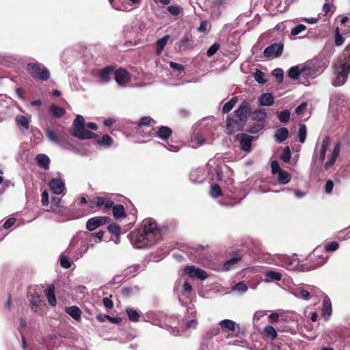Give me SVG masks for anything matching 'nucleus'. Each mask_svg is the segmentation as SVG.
<instances>
[{"label": "nucleus", "mask_w": 350, "mask_h": 350, "mask_svg": "<svg viewBox=\"0 0 350 350\" xmlns=\"http://www.w3.org/2000/svg\"><path fill=\"white\" fill-rule=\"evenodd\" d=\"M161 239V232L158 224L149 219L144 224L143 230L137 234H132L131 241L137 248L151 247Z\"/></svg>", "instance_id": "1"}, {"label": "nucleus", "mask_w": 350, "mask_h": 350, "mask_svg": "<svg viewBox=\"0 0 350 350\" xmlns=\"http://www.w3.org/2000/svg\"><path fill=\"white\" fill-rule=\"evenodd\" d=\"M249 111H234L227 116L226 124L227 133L232 134L243 130L249 119Z\"/></svg>", "instance_id": "2"}, {"label": "nucleus", "mask_w": 350, "mask_h": 350, "mask_svg": "<svg viewBox=\"0 0 350 350\" xmlns=\"http://www.w3.org/2000/svg\"><path fill=\"white\" fill-rule=\"evenodd\" d=\"M249 126L245 131L256 134L265 127L267 113L265 111H249Z\"/></svg>", "instance_id": "3"}, {"label": "nucleus", "mask_w": 350, "mask_h": 350, "mask_svg": "<svg viewBox=\"0 0 350 350\" xmlns=\"http://www.w3.org/2000/svg\"><path fill=\"white\" fill-rule=\"evenodd\" d=\"M27 70L34 79L47 81L51 77L49 70L38 62L29 63Z\"/></svg>", "instance_id": "4"}, {"label": "nucleus", "mask_w": 350, "mask_h": 350, "mask_svg": "<svg viewBox=\"0 0 350 350\" xmlns=\"http://www.w3.org/2000/svg\"><path fill=\"white\" fill-rule=\"evenodd\" d=\"M334 68L336 76L332 83L334 86L342 85L346 82L350 72V65L347 62H339Z\"/></svg>", "instance_id": "5"}, {"label": "nucleus", "mask_w": 350, "mask_h": 350, "mask_svg": "<svg viewBox=\"0 0 350 350\" xmlns=\"http://www.w3.org/2000/svg\"><path fill=\"white\" fill-rule=\"evenodd\" d=\"M306 260L308 262L305 265L306 267L305 270L310 271L324 265L326 262V258L319 254L318 249H315L309 254Z\"/></svg>", "instance_id": "6"}, {"label": "nucleus", "mask_w": 350, "mask_h": 350, "mask_svg": "<svg viewBox=\"0 0 350 350\" xmlns=\"http://www.w3.org/2000/svg\"><path fill=\"white\" fill-rule=\"evenodd\" d=\"M114 202L105 197L96 196L88 200V208L91 210H98L104 206L107 211L113 206Z\"/></svg>", "instance_id": "7"}, {"label": "nucleus", "mask_w": 350, "mask_h": 350, "mask_svg": "<svg viewBox=\"0 0 350 350\" xmlns=\"http://www.w3.org/2000/svg\"><path fill=\"white\" fill-rule=\"evenodd\" d=\"M111 218L107 216H98L89 219L86 222V228L89 231H93L97 228L109 223Z\"/></svg>", "instance_id": "8"}, {"label": "nucleus", "mask_w": 350, "mask_h": 350, "mask_svg": "<svg viewBox=\"0 0 350 350\" xmlns=\"http://www.w3.org/2000/svg\"><path fill=\"white\" fill-rule=\"evenodd\" d=\"M284 44L282 43H273L264 50V55L266 57L273 56L280 57L283 52Z\"/></svg>", "instance_id": "9"}, {"label": "nucleus", "mask_w": 350, "mask_h": 350, "mask_svg": "<svg viewBox=\"0 0 350 350\" xmlns=\"http://www.w3.org/2000/svg\"><path fill=\"white\" fill-rule=\"evenodd\" d=\"M237 140L240 142L241 149L245 152H250L252 149V142L254 139L252 136H250L246 133H239L236 136Z\"/></svg>", "instance_id": "10"}, {"label": "nucleus", "mask_w": 350, "mask_h": 350, "mask_svg": "<svg viewBox=\"0 0 350 350\" xmlns=\"http://www.w3.org/2000/svg\"><path fill=\"white\" fill-rule=\"evenodd\" d=\"M185 272L191 278H198L201 280H205L208 275L205 271L196 268L193 265H188L185 268Z\"/></svg>", "instance_id": "11"}, {"label": "nucleus", "mask_w": 350, "mask_h": 350, "mask_svg": "<svg viewBox=\"0 0 350 350\" xmlns=\"http://www.w3.org/2000/svg\"><path fill=\"white\" fill-rule=\"evenodd\" d=\"M114 77L116 81L120 85H124L131 80L129 72L122 68H120L117 70L115 69Z\"/></svg>", "instance_id": "12"}, {"label": "nucleus", "mask_w": 350, "mask_h": 350, "mask_svg": "<svg viewBox=\"0 0 350 350\" xmlns=\"http://www.w3.org/2000/svg\"><path fill=\"white\" fill-rule=\"evenodd\" d=\"M49 186L51 191L57 195L61 194L65 189L64 183L60 178H52Z\"/></svg>", "instance_id": "13"}, {"label": "nucleus", "mask_w": 350, "mask_h": 350, "mask_svg": "<svg viewBox=\"0 0 350 350\" xmlns=\"http://www.w3.org/2000/svg\"><path fill=\"white\" fill-rule=\"evenodd\" d=\"M115 66H107L100 70L98 77L102 81L108 82L111 80V76L114 75Z\"/></svg>", "instance_id": "14"}, {"label": "nucleus", "mask_w": 350, "mask_h": 350, "mask_svg": "<svg viewBox=\"0 0 350 350\" xmlns=\"http://www.w3.org/2000/svg\"><path fill=\"white\" fill-rule=\"evenodd\" d=\"M243 255L237 251L233 253V256L227 260L223 265V269L225 271H228L232 269L235 265L242 260Z\"/></svg>", "instance_id": "15"}, {"label": "nucleus", "mask_w": 350, "mask_h": 350, "mask_svg": "<svg viewBox=\"0 0 350 350\" xmlns=\"http://www.w3.org/2000/svg\"><path fill=\"white\" fill-rule=\"evenodd\" d=\"M73 135L80 139H92L97 136L96 134L91 131L85 129V128L80 130L77 129V131H74Z\"/></svg>", "instance_id": "16"}, {"label": "nucleus", "mask_w": 350, "mask_h": 350, "mask_svg": "<svg viewBox=\"0 0 350 350\" xmlns=\"http://www.w3.org/2000/svg\"><path fill=\"white\" fill-rule=\"evenodd\" d=\"M65 312L77 321H80L81 319L82 312L78 306H72L66 307Z\"/></svg>", "instance_id": "17"}, {"label": "nucleus", "mask_w": 350, "mask_h": 350, "mask_svg": "<svg viewBox=\"0 0 350 350\" xmlns=\"http://www.w3.org/2000/svg\"><path fill=\"white\" fill-rule=\"evenodd\" d=\"M45 295L48 300L49 304L51 306H55L57 304V300L55 295V286L50 284L47 289L44 291Z\"/></svg>", "instance_id": "18"}, {"label": "nucleus", "mask_w": 350, "mask_h": 350, "mask_svg": "<svg viewBox=\"0 0 350 350\" xmlns=\"http://www.w3.org/2000/svg\"><path fill=\"white\" fill-rule=\"evenodd\" d=\"M172 135V130L166 126H161L157 131V136L164 141H167Z\"/></svg>", "instance_id": "19"}, {"label": "nucleus", "mask_w": 350, "mask_h": 350, "mask_svg": "<svg viewBox=\"0 0 350 350\" xmlns=\"http://www.w3.org/2000/svg\"><path fill=\"white\" fill-rule=\"evenodd\" d=\"M29 118L22 115L17 116L16 117V124L22 131H25L29 129Z\"/></svg>", "instance_id": "20"}, {"label": "nucleus", "mask_w": 350, "mask_h": 350, "mask_svg": "<svg viewBox=\"0 0 350 350\" xmlns=\"http://www.w3.org/2000/svg\"><path fill=\"white\" fill-rule=\"evenodd\" d=\"M258 102L261 106H271L274 102V98L271 93H264L260 96Z\"/></svg>", "instance_id": "21"}, {"label": "nucleus", "mask_w": 350, "mask_h": 350, "mask_svg": "<svg viewBox=\"0 0 350 350\" xmlns=\"http://www.w3.org/2000/svg\"><path fill=\"white\" fill-rule=\"evenodd\" d=\"M36 161L38 165L44 170L49 168L50 159L44 154H39L36 157Z\"/></svg>", "instance_id": "22"}, {"label": "nucleus", "mask_w": 350, "mask_h": 350, "mask_svg": "<svg viewBox=\"0 0 350 350\" xmlns=\"http://www.w3.org/2000/svg\"><path fill=\"white\" fill-rule=\"evenodd\" d=\"M329 142H330V138L329 136H326L323 139L320 152H319V161L321 163H322L325 160L327 148L329 144Z\"/></svg>", "instance_id": "23"}, {"label": "nucleus", "mask_w": 350, "mask_h": 350, "mask_svg": "<svg viewBox=\"0 0 350 350\" xmlns=\"http://www.w3.org/2000/svg\"><path fill=\"white\" fill-rule=\"evenodd\" d=\"M112 212L113 216L115 219H118L120 218H124L126 216L125 213L124 207L122 204L113 205Z\"/></svg>", "instance_id": "24"}, {"label": "nucleus", "mask_w": 350, "mask_h": 350, "mask_svg": "<svg viewBox=\"0 0 350 350\" xmlns=\"http://www.w3.org/2000/svg\"><path fill=\"white\" fill-rule=\"evenodd\" d=\"M263 334L264 338L266 340H273L275 339L278 336V334L275 329L271 325H267L264 327Z\"/></svg>", "instance_id": "25"}, {"label": "nucleus", "mask_w": 350, "mask_h": 350, "mask_svg": "<svg viewBox=\"0 0 350 350\" xmlns=\"http://www.w3.org/2000/svg\"><path fill=\"white\" fill-rule=\"evenodd\" d=\"M289 135L288 131L285 127H281L276 130L275 137L278 142H283Z\"/></svg>", "instance_id": "26"}, {"label": "nucleus", "mask_w": 350, "mask_h": 350, "mask_svg": "<svg viewBox=\"0 0 350 350\" xmlns=\"http://www.w3.org/2000/svg\"><path fill=\"white\" fill-rule=\"evenodd\" d=\"M170 38V35H165L162 38L159 39L156 42V54L157 55H160L165 45L167 44V41Z\"/></svg>", "instance_id": "27"}, {"label": "nucleus", "mask_w": 350, "mask_h": 350, "mask_svg": "<svg viewBox=\"0 0 350 350\" xmlns=\"http://www.w3.org/2000/svg\"><path fill=\"white\" fill-rule=\"evenodd\" d=\"M322 314L323 316L327 317H329L332 314V303L327 296L323 299Z\"/></svg>", "instance_id": "28"}, {"label": "nucleus", "mask_w": 350, "mask_h": 350, "mask_svg": "<svg viewBox=\"0 0 350 350\" xmlns=\"http://www.w3.org/2000/svg\"><path fill=\"white\" fill-rule=\"evenodd\" d=\"M219 325L224 331H234L236 323L234 321L229 319H224L219 322Z\"/></svg>", "instance_id": "29"}, {"label": "nucleus", "mask_w": 350, "mask_h": 350, "mask_svg": "<svg viewBox=\"0 0 350 350\" xmlns=\"http://www.w3.org/2000/svg\"><path fill=\"white\" fill-rule=\"evenodd\" d=\"M265 276L266 282L280 281L282 278V275L279 272L271 270L265 272Z\"/></svg>", "instance_id": "30"}, {"label": "nucleus", "mask_w": 350, "mask_h": 350, "mask_svg": "<svg viewBox=\"0 0 350 350\" xmlns=\"http://www.w3.org/2000/svg\"><path fill=\"white\" fill-rule=\"evenodd\" d=\"M278 174V181L280 184L284 185L290 182L291 179V175L288 172L282 170Z\"/></svg>", "instance_id": "31"}, {"label": "nucleus", "mask_w": 350, "mask_h": 350, "mask_svg": "<svg viewBox=\"0 0 350 350\" xmlns=\"http://www.w3.org/2000/svg\"><path fill=\"white\" fill-rule=\"evenodd\" d=\"M126 313L131 321L138 322L139 320V313L135 309L128 308L126 309Z\"/></svg>", "instance_id": "32"}, {"label": "nucleus", "mask_w": 350, "mask_h": 350, "mask_svg": "<svg viewBox=\"0 0 350 350\" xmlns=\"http://www.w3.org/2000/svg\"><path fill=\"white\" fill-rule=\"evenodd\" d=\"M108 231L112 234L115 235L116 238L119 239L121 234V227L117 223H112L107 227Z\"/></svg>", "instance_id": "33"}, {"label": "nucleus", "mask_w": 350, "mask_h": 350, "mask_svg": "<svg viewBox=\"0 0 350 350\" xmlns=\"http://www.w3.org/2000/svg\"><path fill=\"white\" fill-rule=\"evenodd\" d=\"M73 126H75L74 131H77V129H83L85 127V120L83 116L78 115L74 120Z\"/></svg>", "instance_id": "34"}, {"label": "nucleus", "mask_w": 350, "mask_h": 350, "mask_svg": "<svg viewBox=\"0 0 350 350\" xmlns=\"http://www.w3.org/2000/svg\"><path fill=\"white\" fill-rule=\"evenodd\" d=\"M210 193L213 198H218L223 195L221 189L217 184H213L211 185Z\"/></svg>", "instance_id": "35"}, {"label": "nucleus", "mask_w": 350, "mask_h": 350, "mask_svg": "<svg viewBox=\"0 0 350 350\" xmlns=\"http://www.w3.org/2000/svg\"><path fill=\"white\" fill-rule=\"evenodd\" d=\"M46 135L47 138L53 142L57 143L59 142V135L53 130L47 129L46 131Z\"/></svg>", "instance_id": "36"}, {"label": "nucleus", "mask_w": 350, "mask_h": 350, "mask_svg": "<svg viewBox=\"0 0 350 350\" xmlns=\"http://www.w3.org/2000/svg\"><path fill=\"white\" fill-rule=\"evenodd\" d=\"M190 38L189 36H185L183 38H181V40L179 42V49L180 50H186L188 49H190Z\"/></svg>", "instance_id": "37"}, {"label": "nucleus", "mask_w": 350, "mask_h": 350, "mask_svg": "<svg viewBox=\"0 0 350 350\" xmlns=\"http://www.w3.org/2000/svg\"><path fill=\"white\" fill-rule=\"evenodd\" d=\"M290 111H280V112L278 111L277 117L281 122H288L291 115Z\"/></svg>", "instance_id": "38"}, {"label": "nucleus", "mask_w": 350, "mask_h": 350, "mask_svg": "<svg viewBox=\"0 0 350 350\" xmlns=\"http://www.w3.org/2000/svg\"><path fill=\"white\" fill-rule=\"evenodd\" d=\"M299 142L304 143L306 137V126L305 124H301L299 125L298 131Z\"/></svg>", "instance_id": "39"}, {"label": "nucleus", "mask_w": 350, "mask_h": 350, "mask_svg": "<svg viewBox=\"0 0 350 350\" xmlns=\"http://www.w3.org/2000/svg\"><path fill=\"white\" fill-rule=\"evenodd\" d=\"M300 74L301 71L299 70L298 66H293L289 69L288 76L289 78L295 80L299 78Z\"/></svg>", "instance_id": "40"}, {"label": "nucleus", "mask_w": 350, "mask_h": 350, "mask_svg": "<svg viewBox=\"0 0 350 350\" xmlns=\"http://www.w3.org/2000/svg\"><path fill=\"white\" fill-rule=\"evenodd\" d=\"M113 143V139L108 135H104L98 140V144L103 146H110Z\"/></svg>", "instance_id": "41"}, {"label": "nucleus", "mask_w": 350, "mask_h": 350, "mask_svg": "<svg viewBox=\"0 0 350 350\" xmlns=\"http://www.w3.org/2000/svg\"><path fill=\"white\" fill-rule=\"evenodd\" d=\"M152 122H154V121L151 117L144 116L139 120L138 126L140 128L144 126H150Z\"/></svg>", "instance_id": "42"}, {"label": "nucleus", "mask_w": 350, "mask_h": 350, "mask_svg": "<svg viewBox=\"0 0 350 350\" xmlns=\"http://www.w3.org/2000/svg\"><path fill=\"white\" fill-rule=\"evenodd\" d=\"M272 75L275 77L278 83H281L284 77L283 70L282 68H277L272 71Z\"/></svg>", "instance_id": "43"}, {"label": "nucleus", "mask_w": 350, "mask_h": 350, "mask_svg": "<svg viewBox=\"0 0 350 350\" xmlns=\"http://www.w3.org/2000/svg\"><path fill=\"white\" fill-rule=\"evenodd\" d=\"M291 157V150L289 146H286L284 148L283 152L280 155V159L285 163H287L290 161Z\"/></svg>", "instance_id": "44"}, {"label": "nucleus", "mask_w": 350, "mask_h": 350, "mask_svg": "<svg viewBox=\"0 0 350 350\" xmlns=\"http://www.w3.org/2000/svg\"><path fill=\"white\" fill-rule=\"evenodd\" d=\"M167 10L172 16H178L180 13L181 8L178 5H172L167 6Z\"/></svg>", "instance_id": "45"}, {"label": "nucleus", "mask_w": 350, "mask_h": 350, "mask_svg": "<svg viewBox=\"0 0 350 350\" xmlns=\"http://www.w3.org/2000/svg\"><path fill=\"white\" fill-rule=\"evenodd\" d=\"M265 72H263L259 70H257L254 74V79L258 83L264 84L266 83V80L265 79Z\"/></svg>", "instance_id": "46"}, {"label": "nucleus", "mask_w": 350, "mask_h": 350, "mask_svg": "<svg viewBox=\"0 0 350 350\" xmlns=\"http://www.w3.org/2000/svg\"><path fill=\"white\" fill-rule=\"evenodd\" d=\"M237 102L238 97H232L229 101L226 102L224 105L222 109H232Z\"/></svg>", "instance_id": "47"}, {"label": "nucleus", "mask_w": 350, "mask_h": 350, "mask_svg": "<svg viewBox=\"0 0 350 350\" xmlns=\"http://www.w3.org/2000/svg\"><path fill=\"white\" fill-rule=\"evenodd\" d=\"M31 299H29V301L32 306H35L36 308H38L39 303L40 302V295L38 294L37 293H35L31 295Z\"/></svg>", "instance_id": "48"}, {"label": "nucleus", "mask_w": 350, "mask_h": 350, "mask_svg": "<svg viewBox=\"0 0 350 350\" xmlns=\"http://www.w3.org/2000/svg\"><path fill=\"white\" fill-rule=\"evenodd\" d=\"M220 45L218 43H214L211 45L208 49L207 50L206 55L208 57H211L216 53V52L219 49Z\"/></svg>", "instance_id": "49"}, {"label": "nucleus", "mask_w": 350, "mask_h": 350, "mask_svg": "<svg viewBox=\"0 0 350 350\" xmlns=\"http://www.w3.org/2000/svg\"><path fill=\"white\" fill-rule=\"evenodd\" d=\"M306 27L303 24H299L292 29L291 33L292 36H297L300 33L301 31L306 30Z\"/></svg>", "instance_id": "50"}, {"label": "nucleus", "mask_w": 350, "mask_h": 350, "mask_svg": "<svg viewBox=\"0 0 350 350\" xmlns=\"http://www.w3.org/2000/svg\"><path fill=\"white\" fill-rule=\"evenodd\" d=\"M60 265L63 268L68 269L71 267V263L69 260V258L64 255H61L60 256Z\"/></svg>", "instance_id": "51"}, {"label": "nucleus", "mask_w": 350, "mask_h": 350, "mask_svg": "<svg viewBox=\"0 0 350 350\" xmlns=\"http://www.w3.org/2000/svg\"><path fill=\"white\" fill-rule=\"evenodd\" d=\"M247 289L248 288L247 285L243 282H239L237 283L233 287V290L239 292H246Z\"/></svg>", "instance_id": "52"}, {"label": "nucleus", "mask_w": 350, "mask_h": 350, "mask_svg": "<svg viewBox=\"0 0 350 350\" xmlns=\"http://www.w3.org/2000/svg\"><path fill=\"white\" fill-rule=\"evenodd\" d=\"M332 8H335L333 4L331 3V2L324 3L323 6V12H324V15L327 16L329 14V12L332 14L334 12L332 10Z\"/></svg>", "instance_id": "53"}, {"label": "nucleus", "mask_w": 350, "mask_h": 350, "mask_svg": "<svg viewBox=\"0 0 350 350\" xmlns=\"http://www.w3.org/2000/svg\"><path fill=\"white\" fill-rule=\"evenodd\" d=\"M338 248V243L336 241H332L325 245V250L327 252H334Z\"/></svg>", "instance_id": "54"}, {"label": "nucleus", "mask_w": 350, "mask_h": 350, "mask_svg": "<svg viewBox=\"0 0 350 350\" xmlns=\"http://www.w3.org/2000/svg\"><path fill=\"white\" fill-rule=\"evenodd\" d=\"M271 172L273 174L279 173L282 170L280 168V165L277 161H272L271 163Z\"/></svg>", "instance_id": "55"}, {"label": "nucleus", "mask_w": 350, "mask_h": 350, "mask_svg": "<svg viewBox=\"0 0 350 350\" xmlns=\"http://www.w3.org/2000/svg\"><path fill=\"white\" fill-rule=\"evenodd\" d=\"M111 295L109 297H104L103 299V303L107 309L111 310L113 308V302L111 299Z\"/></svg>", "instance_id": "56"}, {"label": "nucleus", "mask_w": 350, "mask_h": 350, "mask_svg": "<svg viewBox=\"0 0 350 350\" xmlns=\"http://www.w3.org/2000/svg\"><path fill=\"white\" fill-rule=\"evenodd\" d=\"M344 38L339 33L338 29L337 28L336 30V36H335V44L336 46H340L344 42Z\"/></svg>", "instance_id": "57"}, {"label": "nucleus", "mask_w": 350, "mask_h": 350, "mask_svg": "<svg viewBox=\"0 0 350 350\" xmlns=\"http://www.w3.org/2000/svg\"><path fill=\"white\" fill-rule=\"evenodd\" d=\"M41 202L43 206L49 204V193L44 190L41 194Z\"/></svg>", "instance_id": "58"}, {"label": "nucleus", "mask_w": 350, "mask_h": 350, "mask_svg": "<svg viewBox=\"0 0 350 350\" xmlns=\"http://www.w3.org/2000/svg\"><path fill=\"white\" fill-rule=\"evenodd\" d=\"M340 145H341V144L340 142H338L335 144L331 156L336 157V158H337L338 157V155L340 154Z\"/></svg>", "instance_id": "59"}, {"label": "nucleus", "mask_w": 350, "mask_h": 350, "mask_svg": "<svg viewBox=\"0 0 350 350\" xmlns=\"http://www.w3.org/2000/svg\"><path fill=\"white\" fill-rule=\"evenodd\" d=\"M336 160V157L331 156V157L329 159V160L325 163L324 169L325 170H328L335 163Z\"/></svg>", "instance_id": "60"}, {"label": "nucleus", "mask_w": 350, "mask_h": 350, "mask_svg": "<svg viewBox=\"0 0 350 350\" xmlns=\"http://www.w3.org/2000/svg\"><path fill=\"white\" fill-rule=\"evenodd\" d=\"M334 188V183L331 180H328L326 181L325 185V191L327 193H330Z\"/></svg>", "instance_id": "61"}, {"label": "nucleus", "mask_w": 350, "mask_h": 350, "mask_svg": "<svg viewBox=\"0 0 350 350\" xmlns=\"http://www.w3.org/2000/svg\"><path fill=\"white\" fill-rule=\"evenodd\" d=\"M16 221V219L14 217H10L3 224V228L5 229H8L12 227Z\"/></svg>", "instance_id": "62"}, {"label": "nucleus", "mask_w": 350, "mask_h": 350, "mask_svg": "<svg viewBox=\"0 0 350 350\" xmlns=\"http://www.w3.org/2000/svg\"><path fill=\"white\" fill-rule=\"evenodd\" d=\"M170 66L172 68H173L174 70H179V71H182L184 69V67H183V66L182 64H178V63H176V62H170Z\"/></svg>", "instance_id": "63"}, {"label": "nucleus", "mask_w": 350, "mask_h": 350, "mask_svg": "<svg viewBox=\"0 0 350 350\" xmlns=\"http://www.w3.org/2000/svg\"><path fill=\"white\" fill-rule=\"evenodd\" d=\"M269 321L271 323H275L278 321L279 315L276 312H272L271 314L268 317Z\"/></svg>", "instance_id": "64"}]
</instances>
